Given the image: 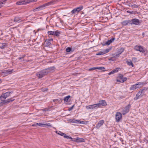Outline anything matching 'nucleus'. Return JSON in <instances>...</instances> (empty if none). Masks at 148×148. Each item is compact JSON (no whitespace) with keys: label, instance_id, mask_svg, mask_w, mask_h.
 I'll list each match as a JSON object with an SVG mask.
<instances>
[{"label":"nucleus","instance_id":"nucleus-42","mask_svg":"<svg viewBox=\"0 0 148 148\" xmlns=\"http://www.w3.org/2000/svg\"><path fill=\"white\" fill-rule=\"evenodd\" d=\"M127 22L128 25H132V19L130 20H127Z\"/></svg>","mask_w":148,"mask_h":148},{"label":"nucleus","instance_id":"nucleus-30","mask_svg":"<svg viewBox=\"0 0 148 148\" xmlns=\"http://www.w3.org/2000/svg\"><path fill=\"white\" fill-rule=\"evenodd\" d=\"M69 138H67V139H70L72 141H74L75 142L77 143V138H72L71 137L69 136Z\"/></svg>","mask_w":148,"mask_h":148},{"label":"nucleus","instance_id":"nucleus-58","mask_svg":"<svg viewBox=\"0 0 148 148\" xmlns=\"http://www.w3.org/2000/svg\"><path fill=\"white\" fill-rule=\"evenodd\" d=\"M139 13H139V12H136V13H137V14H139Z\"/></svg>","mask_w":148,"mask_h":148},{"label":"nucleus","instance_id":"nucleus-48","mask_svg":"<svg viewBox=\"0 0 148 148\" xmlns=\"http://www.w3.org/2000/svg\"><path fill=\"white\" fill-rule=\"evenodd\" d=\"M39 126H40L42 127L43 125H44L45 123H39Z\"/></svg>","mask_w":148,"mask_h":148},{"label":"nucleus","instance_id":"nucleus-57","mask_svg":"<svg viewBox=\"0 0 148 148\" xmlns=\"http://www.w3.org/2000/svg\"><path fill=\"white\" fill-rule=\"evenodd\" d=\"M50 40V41L51 40L53 41V40L52 39H50L49 40Z\"/></svg>","mask_w":148,"mask_h":148},{"label":"nucleus","instance_id":"nucleus-41","mask_svg":"<svg viewBox=\"0 0 148 148\" xmlns=\"http://www.w3.org/2000/svg\"><path fill=\"white\" fill-rule=\"evenodd\" d=\"M110 49H106L105 50L103 51L104 53V54L106 53H108V52L110 50Z\"/></svg>","mask_w":148,"mask_h":148},{"label":"nucleus","instance_id":"nucleus-31","mask_svg":"<svg viewBox=\"0 0 148 148\" xmlns=\"http://www.w3.org/2000/svg\"><path fill=\"white\" fill-rule=\"evenodd\" d=\"M136 89H137L135 85H132L130 88V90H134Z\"/></svg>","mask_w":148,"mask_h":148},{"label":"nucleus","instance_id":"nucleus-18","mask_svg":"<svg viewBox=\"0 0 148 148\" xmlns=\"http://www.w3.org/2000/svg\"><path fill=\"white\" fill-rule=\"evenodd\" d=\"M104 123V121L103 120L100 121L96 125V127L97 128L99 129L100 127L102 126Z\"/></svg>","mask_w":148,"mask_h":148},{"label":"nucleus","instance_id":"nucleus-53","mask_svg":"<svg viewBox=\"0 0 148 148\" xmlns=\"http://www.w3.org/2000/svg\"><path fill=\"white\" fill-rule=\"evenodd\" d=\"M37 126V125H36V123H34L32 125V126Z\"/></svg>","mask_w":148,"mask_h":148},{"label":"nucleus","instance_id":"nucleus-63","mask_svg":"<svg viewBox=\"0 0 148 148\" xmlns=\"http://www.w3.org/2000/svg\"><path fill=\"white\" fill-rule=\"evenodd\" d=\"M143 35H144V33H143Z\"/></svg>","mask_w":148,"mask_h":148},{"label":"nucleus","instance_id":"nucleus-60","mask_svg":"<svg viewBox=\"0 0 148 148\" xmlns=\"http://www.w3.org/2000/svg\"><path fill=\"white\" fill-rule=\"evenodd\" d=\"M134 59H136V58H132V60Z\"/></svg>","mask_w":148,"mask_h":148},{"label":"nucleus","instance_id":"nucleus-12","mask_svg":"<svg viewBox=\"0 0 148 148\" xmlns=\"http://www.w3.org/2000/svg\"><path fill=\"white\" fill-rule=\"evenodd\" d=\"M55 132L57 134L61 136H63L64 138H69V136H67L66 134L60 131H56Z\"/></svg>","mask_w":148,"mask_h":148},{"label":"nucleus","instance_id":"nucleus-8","mask_svg":"<svg viewBox=\"0 0 148 148\" xmlns=\"http://www.w3.org/2000/svg\"><path fill=\"white\" fill-rule=\"evenodd\" d=\"M141 22L138 19L136 18L132 19V24L136 25H140Z\"/></svg>","mask_w":148,"mask_h":148},{"label":"nucleus","instance_id":"nucleus-26","mask_svg":"<svg viewBox=\"0 0 148 148\" xmlns=\"http://www.w3.org/2000/svg\"><path fill=\"white\" fill-rule=\"evenodd\" d=\"M7 0H0V8L3 6V4L6 3Z\"/></svg>","mask_w":148,"mask_h":148},{"label":"nucleus","instance_id":"nucleus-1","mask_svg":"<svg viewBox=\"0 0 148 148\" xmlns=\"http://www.w3.org/2000/svg\"><path fill=\"white\" fill-rule=\"evenodd\" d=\"M55 69V67L54 66L45 69L38 72L36 74V76L39 78H42L48 73L53 72Z\"/></svg>","mask_w":148,"mask_h":148},{"label":"nucleus","instance_id":"nucleus-6","mask_svg":"<svg viewBox=\"0 0 148 148\" xmlns=\"http://www.w3.org/2000/svg\"><path fill=\"white\" fill-rule=\"evenodd\" d=\"M83 8V6L82 5L80 6V7L74 9L71 11V13L72 14H75L77 13H78Z\"/></svg>","mask_w":148,"mask_h":148},{"label":"nucleus","instance_id":"nucleus-14","mask_svg":"<svg viewBox=\"0 0 148 148\" xmlns=\"http://www.w3.org/2000/svg\"><path fill=\"white\" fill-rule=\"evenodd\" d=\"M3 99L2 102L3 104L6 105L7 104L9 103L10 102H12V101H14V99H13L12 98H11L10 99H9L6 100H3Z\"/></svg>","mask_w":148,"mask_h":148},{"label":"nucleus","instance_id":"nucleus-59","mask_svg":"<svg viewBox=\"0 0 148 148\" xmlns=\"http://www.w3.org/2000/svg\"><path fill=\"white\" fill-rule=\"evenodd\" d=\"M39 30H40V29H38L37 30V31H38H38H39Z\"/></svg>","mask_w":148,"mask_h":148},{"label":"nucleus","instance_id":"nucleus-16","mask_svg":"<svg viewBox=\"0 0 148 148\" xmlns=\"http://www.w3.org/2000/svg\"><path fill=\"white\" fill-rule=\"evenodd\" d=\"M86 108L87 109H97L96 104L87 106H86Z\"/></svg>","mask_w":148,"mask_h":148},{"label":"nucleus","instance_id":"nucleus-5","mask_svg":"<svg viewBox=\"0 0 148 148\" xmlns=\"http://www.w3.org/2000/svg\"><path fill=\"white\" fill-rule=\"evenodd\" d=\"M47 33L49 35H53L57 36H58L60 34V32L58 31L57 30L54 31H48L47 32Z\"/></svg>","mask_w":148,"mask_h":148},{"label":"nucleus","instance_id":"nucleus-7","mask_svg":"<svg viewBox=\"0 0 148 148\" xmlns=\"http://www.w3.org/2000/svg\"><path fill=\"white\" fill-rule=\"evenodd\" d=\"M123 48L121 47L119 49H118L117 50V54L116 55L115 54L113 55V57L114 58H116L119 56V55L121 54L124 51Z\"/></svg>","mask_w":148,"mask_h":148},{"label":"nucleus","instance_id":"nucleus-22","mask_svg":"<svg viewBox=\"0 0 148 148\" xmlns=\"http://www.w3.org/2000/svg\"><path fill=\"white\" fill-rule=\"evenodd\" d=\"M21 18L16 16L14 17V22H20L21 21Z\"/></svg>","mask_w":148,"mask_h":148},{"label":"nucleus","instance_id":"nucleus-45","mask_svg":"<svg viewBox=\"0 0 148 148\" xmlns=\"http://www.w3.org/2000/svg\"><path fill=\"white\" fill-rule=\"evenodd\" d=\"M74 105L72 106L71 107L69 108L68 110V111H70L72 110L74 107Z\"/></svg>","mask_w":148,"mask_h":148},{"label":"nucleus","instance_id":"nucleus-43","mask_svg":"<svg viewBox=\"0 0 148 148\" xmlns=\"http://www.w3.org/2000/svg\"><path fill=\"white\" fill-rule=\"evenodd\" d=\"M44 125H47L49 127H52L51 124L48 123H45Z\"/></svg>","mask_w":148,"mask_h":148},{"label":"nucleus","instance_id":"nucleus-44","mask_svg":"<svg viewBox=\"0 0 148 148\" xmlns=\"http://www.w3.org/2000/svg\"><path fill=\"white\" fill-rule=\"evenodd\" d=\"M36 0H27L28 3L33 2H36Z\"/></svg>","mask_w":148,"mask_h":148},{"label":"nucleus","instance_id":"nucleus-49","mask_svg":"<svg viewBox=\"0 0 148 148\" xmlns=\"http://www.w3.org/2000/svg\"><path fill=\"white\" fill-rule=\"evenodd\" d=\"M97 69V67H93V68H91L90 69H89V71H90L92 70H95V69Z\"/></svg>","mask_w":148,"mask_h":148},{"label":"nucleus","instance_id":"nucleus-15","mask_svg":"<svg viewBox=\"0 0 148 148\" xmlns=\"http://www.w3.org/2000/svg\"><path fill=\"white\" fill-rule=\"evenodd\" d=\"M115 38H112L111 39L108 40L105 43H103L102 44V45L103 46L105 45H109L114 40Z\"/></svg>","mask_w":148,"mask_h":148},{"label":"nucleus","instance_id":"nucleus-27","mask_svg":"<svg viewBox=\"0 0 148 148\" xmlns=\"http://www.w3.org/2000/svg\"><path fill=\"white\" fill-rule=\"evenodd\" d=\"M70 122H72L74 123H78L79 120H75L74 119H70L69 120Z\"/></svg>","mask_w":148,"mask_h":148},{"label":"nucleus","instance_id":"nucleus-19","mask_svg":"<svg viewBox=\"0 0 148 148\" xmlns=\"http://www.w3.org/2000/svg\"><path fill=\"white\" fill-rule=\"evenodd\" d=\"M145 84V82H139L137 83L136 84L134 85H135L136 87L137 88H141L142 85Z\"/></svg>","mask_w":148,"mask_h":148},{"label":"nucleus","instance_id":"nucleus-33","mask_svg":"<svg viewBox=\"0 0 148 148\" xmlns=\"http://www.w3.org/2000/svg\"><path fill=\"white\" fill-rule=\"evenodd\" d=\"M71 97L70 95H68L65 97L64 99V100L65 101L67 102L68 99Z\"/></svg>","mask_w":148,"mask_h":148},{"label":"nucleus","instance_id":"nucleus-47","mask_svg":"<svg viewBox=\"0 0 148 148\" xmlns=\"http://www.w3.org/2000/svg\"><path fill=\"white\" fill-rule=\"evenodd\" d=\"M114 73H115L114 72V70H113L111 72H110V73H108V74L109 75H111V74H114Z\"/></svg>","mask_w":148,"mask_h":148},{"label":"nucleus","instance_id":"nucleus-32","mask_svg":"<svg viewBox=\"0 0 148 148\" xmlns=\"http://www.w3.org/2000/svg\"><path fill=\"white\" fill-rule=\"evenodd\" d=\"M121 24L123 26H126L128 25L127 20L124 21L121 23Z\"/></svg>","mask_w":148,"mask_h":148},{"label":"nucleus","instance_id":"nucleus-3","mask_svg":"<svg viewBox=\"0 0 148 148\" xmlns=\"http://www.w3.org/2000/svg\"><path fill=\"white\" fill-rule=\"evenodd\" d=\"M97 108L100 107L106 106L107 105L106 102L105 100H101L99 101V103L96 104Z\"/></svg>","mask_w":148,"mask_h":148},{"label":"nucleus","instance_id":"nucleus-35","mask_svg":"<svg viewBox=\"0 0 148 148\" xmlns=\"http://www.w3.org/2000/svg\"><path fill=\"white\" fill-rule=\"evenodd\" d=\"M97 69H99V70H103V69H104L105 70V68L103 67H102V66H101V67H97ZM106 70H103V71H105Z\"/></svg>","mask_w":148,"mask_h":148},{"label":"nucleus","instance_id":"nucleus-61","mask_svg":"<svg viewBox=\"0 0 148 148\" xmlns=\"http://www.w3.org/2000/svg\"><path fill=\"white\" fill-rule=\"evenodd\" d=\"M1 79H0V83L1 82Z\"/></svg>","mask_w":148,"mask_h":148},{"label":"nucleus","instance_id":"nucleus-39","mask_svg":"<svg viewBox=\"0 0 148 148\" xmlns=\"http://www.w3.org/2000/svg\"><path fill=\"white\" fill-rule=\"evenodd\" d=\"M104 54V53L103 51H101L99 52L96 53L97 55H102Z\"/></svg>","mask_w":148,"mask_h":148},{"label":"nucleus","instance_id":"nucleus-17","mask_svg":"<svg viewBox=\"0 0 148 148\" xmlns=\"http://www.w3.org/2000/svg\"><path fill=\"white\" fill-rule=\"evenodd\" d=\"M13 71V70H8L4 71L3 72V73H4L5 76H7L9 74L11 73Z\"/></svg>","mask_w":148,"mask_h":148},{"label":"nucleus","instance_id":"nucleus-9","mask_svg":"<svg viewBox=\"0 0 148 148\" xmlns=\"http://www.w3.org/2000/svg\"><path fill=\"white\" fill-rule=\"evenodd\" d=\"M122 118L121 114L119 112H117L116 114L115 119L116 121L119 122Z\"/></svg>","mask_w":148,"mask_h":148},{"label":"nucleus","instance_id":"nucleus-2","mask_svg":"<svg viewBox=\"0 0 148 148\" xmlns=\"http://www.w3.org/2000/svg\"><path fill=\"white\" fill-rule=\"evenodd\" d=\"M56 1H57L56 0H52L49 2L45 3L39 7L34 9L33 10V11L34 12H36L43 10L45 9V7L46 6H47L50 5H52L55 4Z\"/></svg>","mask_w":148,"mask_h":148},{"label":"nucleus","instance_id":"nucleus-46","mask_svg":"<svg viewBox=\"0 0 148 148\" xmlns=\"http://www.w3.org/2000/svg\"><path fill=\"white\" fill-rule=\"evenodd\" d=\"M119 69L120 68H117L114 69L113 70H114V72L115 73L116 72H117L119 70Z\"/></svg>","mask_w":148,"mask_h":148},{"label":"nucleus","instance_id":"nucleus-62","mask_svg":"<svg viewBox=\"0 0 148 148\" xmlns=\"http://www.w3.org/2000/svg\"><path fill=\"white\" fill-rule=\"evenodd\" d=\"M1 13H0V16H1Z\"/></svg>","mask_w":148,"mask_h":148},{"label":"nucleus","instance_id":"nucleus-50","mask_svg":"<svg viewBox=\"0 0 148 148\" xmlns=\"http://www.w3.org/2000/svg\"><path fill=\"white\" fill-rule=\"evenodd\" d=\"M25 55H23L22 57H19L18 58V59H19V60H21L23 58H24L25 57Z\"/></svg>","mask_w":148,"mask_h":148},{"label":"nucleus","instance_id":"nucleus-37","mask_svg":"<svg viewBox=\"0 0 148 148\" xmlns=\"http://www.w3.org/2000/svg\"><path fill=\"white\" fill-rule=\"evenodd\" d=\"M123 75L121 74H119L118 78H119L120 79L119 80L122 79L123 78Z\"/></svg>","mask_w":148,"mask_h":148},{"label":"nucleus","instance_id":"nucleus-10","mask_svg":"<svg viewBox=\"0 0 148 148\" xmlns=\"http://www.w3.org/2000/svg\"><path fill=\"white\" fill-rule=\"evenodd\" d=\"M131 105L129 104L126 106L123 109V114H125L127 113L129 111L130 108V107Z\"/></svg>","mask_w":148,"mask_h":148},{"label":"nucleus","instance_id":"nucleus-24","mask_svg":"<svg viewBox=\"0 0 148 148\" xmlns=\"http://www.w3.org/2000/svg\"><path fill=\"white\" fill-rule=\"evenodd\" d=\"M127 79L126 77H123V78L122 79L119 80V79H116V81H117V82H118L123 83L124 82L126 81L127 80Z\"/></svg>","mask_w":148,"mask_h":148},{"label":"nucleus","instance_id":"nucleus-4","mask_svg":"<svg viewBox=\"0 0 148 148\" xmlns=\"http://www.w3.org/2000/svg\"><path fill=\"white\" fill-rule=\"evenodd\" d=\"M12 92H7L5 93L2 94L0 97V100L3 101V99H6L10 95V94Z\"/></svg>","mask_w":148,"mask_h":148},{"label":"nucleus","instance_id":"nucleus-34","mask_svg":"<svg viewBox=\"0 0 148 148\" xmlns=\"http://www.w3.org/2000/svg\"><path fill=\"white\" fill-rule=\"evenodd\" d=\"M127 64L129 66H132V67L134 66V65L133 64L132 62L131 61H127Z\"/></svg>","mask_w":148,"mask_h":148},{"label":"nucleus","instance_id":"nucleus-40","mask_svg":"<svg viewBox=\"0 0 148 148\" xmlns=\"http://www.w3.org/2000/svg\"><path fill=\"white\" fill-rule=\"evenodd\" d=\"M127 12L128 13H130V14H136V11H127Z\"/></svg>","mask_w":148,"mask_h":148},{"label":"nucleus","instance_id":"nucleus-56","mask_svg":"<svg viewBox=\"0 0 148 148\" xmlns=\"http://www.w3.org/2000/svg\"><path fill=\"white\" fill-rule=\"evenodd\" d=\"M39 123H36V125H39Z\"/></svg>","mask_w":148,"mask_h":148},{"label":"nucleus","instance_id":"nucleus-13","mask_svg":"<svg viewBox=\"0 0 148 148\" xmlns=\"http://www.w3.org/2000/svg\"><path fill=\"white\" fill-rule=\"evenodd\" d=\"M144 95L142 94L139 91L138 92V93L136 94V96L134 98V100H137L138 99L141 98Z\"/></svg>","mask_w":148,"mask_h":148},{"label":"nucleus","instance_id":"nucleus-51","mask_svg":"<svg viewBox=\"0 0 148 148\" xmlns=\"http://www.w3.org/2000/svg\"><path fill=\"white\" fill-rule=\"evenodd\" d=\"M79 122L77 123H81V124H83L84 123V121H80L79 120Z\"/></svg>","mask_w":148,"mask_h":148},{"label":"nucleus","instance_id":"nucleus-38","mask_svg":"<svg viewBox=\"0 0 148 148\" xmlns=\"http://www.w3.org/2000/svg\"><path fill=\"white\" fill-rule=\"evenodd\" d=\"M139 51L140 52H141L142 53H143V52H145L144 49L141 46H140V49Z\"/></svg>","mask_w":148,"mask_h":148},{"label":"nucleus","instance_id":"nucleus-54","mask_svg":"<svg viewBox=\"0 0 148 148\" xmlns=\"http://www.w3.org/2000/svg\"><path fill=\"white\" fill-rule=\"evenodd\" d=\"M109 60L110 61H113L114 60L113 59L111 58L109 59Z\"/></svg>","mask_w":148,"mask_h":148},{"label":"nucleus","instance_id":"nucleus-52","mask_svg":"<svg viewBox=\"0 0 148 148\" xmlns=\"http://www.w3.org/2000/svg\"><path fill=\"white\" fill-rule=\"evenodd\" d=\"M3 105L2 101L0 103V106H2Z\"/></svg>","mask_w":148,"mask_h":148},{"label":"nucleus","instance_id":"nucleus-11","mask_svg":"<svg viewBox=\"0 0 148 148\" xmlns=\"http://www.w3.org/2000/svg\"><path fill=\"white\" fill-rule=\"evenodd\" d=\"M27 0H20L19 1H17L16 2V4L18 5H26L27 4Z\"/></svg>","mask_w":148,"mask_h":148},{"label":"nucleus","instance_id":"nucleus-20","mask_svg":"<svg viewBox=\"0 0 148 148\" xmlns=\"http://www.w3.org/2000/svg\"><path fill=\"white\" fill-rule=\"evenodd\" d=\"M74 49L71 47H67L66 49V51L68 53H71L74 51Z\"/></svg>","mask_w":148,"mask_h":148},{"label":"nucleus","instance_id":"nucleus-21","mask_svg":"<svg viewBox=\"0 0 148 148\" xmlns=\"http://www.w3.org/2000/svg\"><path fill=\"white\" fill-rule=\"evenodd\" d=\"M147 90H148V87H144L143 88V89L140 90L139 91H140L141 93L144 95L145 91H146Z\"/></svg>","mask_w":148,"mask_h":148},{"label":"nucleus","instance_id":"nucleus-55","mask_svg":"<svg viewBox=\"0 0 148 148\" xmlns=\"http://www.w3.org/2000/svg\"><path fill=\"white\" fill-rule=\"evenodd\" d=\"M120 140L122 142H123V139L121 138H120Z\"/></svg>","mask_w":148,"mask_h":148},{"label":"nucleus","instance_id":"nucleus-36","mask_svg":"<svg viewBox=\"0 0 148 148\" xmlns=\"http://www.w3.org/2000/svg\"><path fill=\"white\" fill-rule=\"evenodd\" d=\"M140 46H136L134 47V49L135 50L139 51L140 49Z\"/></svg>","mask_w":148,"mask_h":148},{"label":"nucleus","instance_id":"nucleus-25","mask_svg":"<svg viewBox=\"0 0 148 148\" xmlns=\"http://www.w3.org/2000/svg\"><path fill=\"white\" fill-rule=\"evenodd\" d=\"M7 44L5 43H2L0 44V48L3 49L7 46Z\"/></svg>","mask_w":148,"mask_h":148},{"label":"nucleus","instance_id":"nucleus-28","mask_svg":"<svg viewBox=\"0 0 148 148\" xmlns=\"http://www.w3.org/2000/svg\"><path fill=\"white\" fill-rule=\"evenodd\" d=\"M77 143L85 142V140L83 138H80L78 137H77Z\"/></svg>","mask_w":148,"mask_h":148},{"label":"nucleus","instance_id":"nucleus-29","mask_svg":"<svg viewBox=\"0 0 148 148\" xmlns=\"http://www.w3.org/2000/svg\"><path fill=\"white\" fill-rule=\"evenodd\" d=\"M51 44V43L50 41V40H48L47 41H46L45 42V46L48 47Z\"/></svg>","mask_w":148,"mask_h":148},{"label":"nucleus","instance_id":"nucleus-23","mask_svg":"<svg viewBox=\"0 0 148 148\" xmlns=\"http://www.w3.org/2000/svg\"><path fill=\"white\" fill-rule=\"evenodd\" d=\"M128 5L130 7H132L133 8H138L139 7V6L138 5H136L134 3L131 4V3H130V5Z\"/></svg>","mask_w":148,"mask_h":148}]
</instances>
